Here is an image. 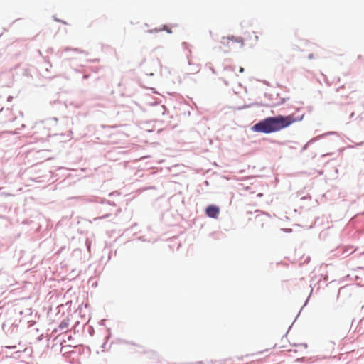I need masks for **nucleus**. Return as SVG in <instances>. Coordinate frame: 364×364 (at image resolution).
I'll return each mask as SVG.
<instances>
[{"mask_svg":"<svg viewBox=\"0 0 364 364\" xmlns=\"http://www.w3.org/2000/svg\"><path fill=\"white\" fill-rule=\"evenodd\" d=\"M220 213V208L215 205H208L205 209L206 215L213 218H217Z\"/></svg>","mask_w":364,"mask_h":364,"instance_id":"nucleus-3","label":"nucleus"},{"mask_svg":"<svg viewBox=\"0 0 364 364\" xmlns=\"http://www.w3.org/2000/svg\"><path fill=\"white\" fill-rule=\"evenodd\" d=\"M296 121V119L293 115H279L276 117H267L255 124L252 127V130L265 134L276 132L290 126Z\"/></svg>","mask_w":364,"mask_h":364,"instance_id":"nucleus-1","label":"nucleus"},{"mask_svg":"<svg viewBox=\"0 0 364 364\" xmlns=\"http://www.w3.org/2000/svg\"><path fill=\"white\" fill-rule=\"evenodd\" d=\"M264 351H259V353H263ZM256 354H258V353H253L252 355H256Z\"/></svg>","mask_w":364,"mask_h":364,"instance_id":"nucleus-6","label":"nucleus"},{"mask_svg":"<svg viewBox=\"0 0 364 364\" xmlns=\"http://www.w3.org/2000/svg\"><path fill=\"white\" fill-rule=\"evenodd\" d=\"M239 71H240V73H243L244 72V68L242 67H240Z\"/></svg>","mask_w":364,"mask_h":364,"instance_id":"nucleus-5","label":"nucleus"},{"mask_svg":"<svg viewBox=\"0 0 364 364\" xmlns=\"http://www.w3.org/2000/svg\"><path fill=\"white\" fill-rule=\"evenodd\" d=\"M250 38L251 37V33H248ZM252 35L254 36V38H255V41H257L258 40V36L257 35H255V33L254 32L252 33Z\"/></svg>","mask_w":364,"mask_h":364,"instance_id":"nucleus-4","label":"nucleus"},{"mask_svg":"<svg viewBox=\"0 0 364 364\" xmlns=\"http://www.w3.org/2000/svg\"><path fill=\"white\" fill-rule=\"evenodd\" d=\"M221 43L223 46H226L228 47L232 46L235 43H238L240 46H243V40L240 37H235V36H228V37H223L221 40Z\"/></svg>","mask_w":364,"mask_h":364,"instance_id":"nucleus-2","label":"nucleus"}]
</instances>
